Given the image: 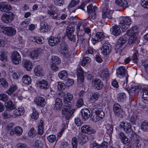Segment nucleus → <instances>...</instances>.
<instances>
[{"label":"nucleus","mask_w":148,"mask_h":148,"mask_svg":"<svg viewBox=\"0 0 148 148\" xmlns=\"http://www.w3.org/2000/svg\"><path fill=\"white\" fill-rule=\"evenodd\" d=\"M141 130L144 132H148V123L145 121H143L140 125Z\"/></svg>","instance_id":"42"},{"label":"nucleus","mask_w":148,"mask_h":148,"mask_svg":"<svg viewBox=\"0 0 148 148\" xmlns=\"http://www.w3.org/2000/svg\"><path fill=\"white\" fill-rule=\"evenodd\" d=\"M130 121L132 124L138 125L140 121V119L138 116L133 114L130 118Z\"/></svg>","instance_id":"25"},{"label":"nucleus","mask_w":148,"mask_h":148,"mask_svg":"<svg viewBox=\"0 0 148 148\" xmlns=\"http://www.w3.org/2000/svg\"><path fill=\"white\" fill-rule=\"evenodd\" d=\"M118 138L126 148H140L141 147L140 138L139 136H136V137L134 139L133 146L130 143L128 138L123 132L119 133Z\"/></svg>","instance_id":"1"},{"label":"nucleus","mask_w":148,"mask_h":148,"mask_svg":"<svg viewBox=\"0 0 148 148\" xmlns=\"http://www.w3.org/2000/svg\"><path fill=\"white\" fill-rule=\"evenodd\" d=\"M44 124L43 121L42 120H40L38 125V132L40 135L42 134L43 133V126Z\"/></svg>","instance_id":"39"},{"label":"nucleus","mask_w":148,"mask_h":148,"mask_svg":"<svg viewBox=\"0 0 148 148\" xmlns=\"http://www.w3.org/2000/svg\"><path fill=\"white\" fill-rule=\"evenodd\" d=\"M121 31L120 28L116 25H114L112 27V34L115 36H118L120 34Z\"/></svg>","instance_id":"33"},{"label":"nucleus","mask_w":148,"mask_h":148,"mask_svg":"<svg viewBox=\"0 0 148 148\" xmlns=\"http://www.w3.org/2000/svg\"><path fill=\"white\" fill-rule=\"evenodd\" d=\"M8 99V97L6 94H0V100L3 101H6Z\"/></svg>","instance_id":"58"},{"label":"nucleus","mask_w":148,"mask_h":148,"mask_svg":"<svg viewBox=\"0 0 148 148\" xmlns=\"http://www.w3.org/2000/svg\"><path fill=\"white\" fill-rule=\"evenodd\" d=\"M66 88V86L64 84L61 82H58V90L62 93V94H64L62 91Z\"/></svg>","instance_id":"38"},{"label":"nucleus","mask_w":148,"mask_h":148,"mask_svg":"<svg viewBox=\"0 0 148 148\" xmlns=\"http://www.w3.org/2000/svg\"><path fill=\"white\" fill-rule=\"evenodd\" d=\"M113 110L114 114L120 117L125 115V112L121 108V106L118 103L115 104L113 106Z\"/></svg>","instance_id":"7"},{"label":"nucleus","mask_w":148,"mask_h":148,"mask_svg":"<svg viewBox=\"0 0 148 148\" xmlns=\"http://www.w3.org/2000/svg\"><path fill=\"white\" fill-rule=\"evenodd\" d=\"M79 2V0H72L71 3L69 4L68 8L70 12H71L70 10L69 9L70 8L73 7L75 6L76 5L78 4Z\"/></svg>","instance_id":"48"},{"label":"nucleus","mask_w":148,"mask_h":148,"mask_svg":"<svg viewBox=\"0 0 148 148\" xmlns=\"http://www.w3.org/2000/svg\"><path fill=\"white\" fill-rule=\"evenodd\" d=\"M140 29L136 26H134L127 32L126 36H127L131 37L136 35L140 32Z\"/></svg>","instance_id":"15"},{"label":"nucleus","mask_w":148,"mask_h":148,"mask_svg":"<svg viewBox=\"0 0 148 148\" xmlns=\"http://www.w3.org/2000/svg\"><path fill=\"white\" fill-rule=\"evenodd\" d=\"M127 38L126 35H125L120 37L118 40L117 44L120 46H121L127 42Z\"/></svg>","instance_id":"34"},{"label":"nucleus","mask_w":148,"mask_h":148,"mask_svg":"<svg viewBox=\"0 0 148 148\" xmlns=\"http://www.w3.org/2000/svg\"><path fill=\"white\" fill-rule=\"evenodd\" d=\"M60 41V38L54 36H51L49 39L48 43L50 46L53 47L58 45Z\"/></svg>","instance_id":"21"},{"label":"nucleus","mask_w":148,"mask_h":148,"mask_svg":"<svg viewBox=\"0 0 148 148\" xmlns=\"http://www.w3.org/2000/svg\"><path fill=\"white\" fill-rule=\"evenodd\" d=\"M131 23L130 18L129 17H124L121 21L119 26L123 32H125L129 27Z\"/></svg>","instance_id":"4"},{"label":"nucleus","mask_w":148,"mask_h":148,"mask_svg":"<svg viewBox=\"0 0 148 148\" xmlns=\"http://www.w3.org/2000/svg\"><path fill=\"white\" fill-rule=\"evenodd\" d=\"M88 140L87 137L84 135L80 137L78 140V143L81 145H83L86 143Z\"/></svg>","instance_id":"44"},{"label":"nucleus","mask_w":148,"mask_h":148,"mask_svg":"<svg viewBox=\"0 0 148 148\" xmlns=\"http://www.w3.org/2000/svg\"><path fill=\"white\" fill-rule=\"evenodd\" d=\"M111 49V45L108 42H106L103 44L101 49V53L103 55L108 54Z\"/></svg>","instance_id":"11"},{"label":"nucleus","mask_w":148,"mask_h":148,"mask_svg":"<svg viewBox=\"0 0 148 148\" xmlns=\"http://www.w3.org/2000/svg\"><path fill=\"white\" fill-rule=\"evenodd\" d=\"M51 60L53 63L56 64H58L61 62L60 59L57 56H52L51 57Z\"/></svg>","instance_id":"53"},{"label":"nucleus","mask_w":148,"mask_h":148,"mask_svg":"<svg viewBox=\"0 0 148 148\" xmlns=\"http://www.w3.org/2000/svg\"><path fill=\"white\" fill-rule=\"evenodd\" d=\"M37 111L35 108H33V113L32 114L31 117L32 119H34L35 120L37 119Z\"/></svg>","instance_id":"63"},{"label":"nucleus","mask_w":148,"mask_h":148,"mask_svg":"<svg viewBox=\"0 0 148 148\" xmlns=\"http://www.w3.org/2000/svg\"><path fill=\"white\" fill-rule=\"evenodd\" d=\"M15 134L18 136L21 135L23 132L22 129L19 126H17L14 128Z\"/></svg>","instance_id":"49"},{"label":"nucleus","mask_w":148,"mask_h":148,"mask_svg":"<svg viewBox=\"0 0 148 148\" xmlns=\"http://www.w3.org/2000/svg\"><path fill=\"white\" fill-rule=\"evenodd\" d=\"M92 86L97 90H100L103 87V82L99 79L94 80L92 83Z\"/></svg>","instance_id":"19"},{"label":"nucleus","mask_w":148,"mask_h":148,"mask_svg":"<svg viewBox=\"0 0 148 148\" xmlns=\"http://www.w3.org/2000/svg\"><path fill=\"white\" fill-rule=\"evenodd\" d=\"M115 2L118 6L124 8L128 6V3L125 0H116Z\"/></svg>","instance_id":"29"},{"label":"nucleus","mask_w":148,"mask_h":148,"mask_svg":"<svg viewBox=\"0 0 148 148\" xmlns=\"http://www.w3.org/2000/svg\"><path fill=\"white\" fill-rule=\"evenodd\" d=\"M14 17L15 15L13 13L9 12L4 14L2 16L1 18L3 22L7 24L11 23L13 20Z\"/></svg>","instance_id":"5"},{"label":"nucleus","mask_w":148,"mask_h":148,"mask_svg":"<svg viewBox=\"0 0 148 148\" xmlns=\"http://www.w3.org/2000/svg\"><path fill=\"white\" fill-rule=\"evenodd\" d=\"M8 59V57L5 52L3 51H1L0 54V60L5 63L7 62Z\"/></svg>","instance_id":"43"},{"label":"nucleus","mask_w":148,"mask_h":148,"mask_svg":"<svg viewBox=\"0 0 148 148\" xmlns=\"http://www.w3.org/2000/svg\"><path fill=\"white\" fill-rule=\"evenodd\" d=\"M45 104V100L44 98L39 97L38 99V106L43 107Z\"/></svg>","instance_id":"45"},{"label":"nucleus","mask_w":148,"mask_h":148,"mask_svg":"<svg viewBox=\"0 0 148 148\" xmlns=\"http://www.w3.org/2000/svg\"><path fill=\"white\" fill-rule=\"evenodd\" d=\"M59 51L64 58H69L70 56L69 52L66 47H60L59 49Z\"/></svg>","instance_id":"23"},{"label":"nucleus","mask_w":148,"mask_h":148,"mask_svg":"<svg viewBox=\"0 0 148 148\" xmlns=\"http://www.w3.org/2000/svg\"><path fill=\"white\" fill-rule=\"evenodd\" d=\"M142 98L144 100H148V91L144 90L143 91Z\"/></svg>","instance_id":"59"},{"label":"nucleus","mask_w":148,"mask_h":148,"mask_svg":"<svg viewBox=\"0 0 148 148\" xmlns=\"http://www.w3.org/2000/svg\"><path fill=\"white\" fill-rule=\"evenodd\" d=\"M73 95L71 94L68 93L64 96V101L66 104H71V101L73 98Z\"/></svg>","instance_id":"26"},{"label":"nucleus","mask_w":148,"mask_h":148,"mask_svg":"<svg viewBox=\"0 0 148 148\" xmlns=\"http://www.w3.org/2000/svg\"><path fill=\"white\" fill-rule=\"evenodd\" d=\"M77 80L78 83L82 84L84 81V76L86 73L84 72L81 67L79 68L77 71Z\"/></svg>","instance_id":"13"},{"label":"nucleus","mask_w":148,"mask_h":148,"mask_svg":"<svg viewBox=\"0 0 148 148\" xmlns=\"http://www.w3.org/2000/svg\"><path fill=\"white\" fill-rule=\"evenodd\" d=\"M117 99L119 101L122 102L126 98V94L124 93H121L117 95Z\"/></svg>","instance_id":"47"},{"label":"nucleus","mask_w":148,"mask_h":148,"mask_svg":"<svg viewBox=\"0 0 148 148\" xmlns=\"http://www.w3.org/2000/svg\"><path fill=\"white\" fill-rule=\"evenodd\" d=\"M12 9L11 6L6 2L0 3V11L3 12H6Z\"/></svg>","instance_id":"14"},{"label":"nucleus","mask_w":148,"mask_h":148,"mask_svg":"<svg viewBox=\"0 0 148 148\" xmlns=\"http://www.w3.org/2000/svg\"><path fill=\"white\" fill-rule=\"evenodd\" d=\"M9 86V84L6 80L4 78L0 79V87L7 88Z\"/></svg>","instance_id":"40"},{"label":"nucleus","mask_w":148,"mask_h":148,"mask_svg":"<svg viewBox=\"0 0 148 148\" xmlns=\"http://www.w3.org/2000/svg\"><path fill=\"white\" fill-rule=\"evenodd\" d=\"M81 130L83 133L88 134H94L96 132L95 130L93 128L87 125H83L81 127Z\"/></svg>","instance_id":"9"},{"label":"nucleus","mask_w":148,"mask_h":148,"mask_svg":"<svg viewBox=\"0 0 148 148\" xmlns=\"http://www.w3.org/2000/svg\"><path fill=\"white\" fill-rule=\"evenodd\" d=\"M54 108L57 110H60L62 107L63 103L61 99H56L55 101Z\"/></svg>","instance_id":"32"},{"label":"nucleus","mask_w":148,"mask_h":148,"mask_svg":"<svg viewBox=\"0 0 148 148\" xmlns=\"http://www.w3.org/2000/svg\"><path fill=\"white\" fill-rule=\"evenodd\" d=\"M130 37L128 40V42L129 44H132L133 43L136 42V41L138 42L136 35Z\"/></svg>","instance_id":"51"},{"label":"nucleus","mask_w":148,"mask_h":148,"mask_svg":"<svg viewBox=\"0 0 148 148\" xmlns=\"http://www.w3.org/2000/svg\"><path fill=\"white\" fill-rule=\"evenodd\" d=\"M75 30V27L73 25H69L67 28L66 35L69 39L71 41H75V36L73 34Z\"/></svg>","instance_id":"6"},{"label":"nucleus","mask_w":148,"mask_h":148,"mask_svg":"<svg viewBox=\"0 0 148 148\" xmlns=\"http://www.w3.org/2000/svg\"><path fill=\"white\" fill-rule=\"evenodd\" d=\"M120 127L122 128L125 132L129 133L131 131V127L130 123L127 122H122L120 124Z\"/></svg>","instance_id":"18"},{"label":"nucleus","mask_w":148,"mask_h":148,"mask_svg":"<svg viewBox=\"0 0 148 148\" xmlns=\"http://www.w3.org/2000/svg\"><path fill=\"white\" fill-rule=\"evenodd\" d=\"M90 14L89 15L90 18L91 19L93 20L95 19L96 16V14L95 11H91V12H90Z\"/></svg>","instance_id":"64"},{"label":"nucleus","mask_w":148,"mask_h":148,"mask_svg":"<svg viewBox=\"0 0 148 148\" xmlns=\"http://www.w3.org/2000/svg\"><path fill=\"white\" fill-rule=\"evenodd\" d=\"M22 65L28 71L31 70L32 68V63L27 60H25L23 62Z\"/></svg>","instance_id":"30"},{"label":"nucleus","mask_w":148,"mask_h":148,"mask_svg":"<svg viewBox=\"0 0 148 148\" xmlns=\"http://www.w3.org/2000/svg\"><path fill=\"white\" fill-rule=\"evenodd\" d=\"M17 89V86L16 85H12L11 86L10 88L7 91L6 93L9 95H11Z\"/></svg>","instance_id":"50"},{"label":"nucleus","mask_w":148,"mask_h":148,"mask_svg":"<svg viewBox=\"0 0 148 148\" xmlns=\"http://www.w3.org/2000/svg\"><path fill=\"white\" fill-rule=\"evenodd\" d=\"M85 96L86 98L89 99L90 103H92L95 102L99 98V94L97 92H95L92 94L90 92H88L86 95Z\"/></svg>","instance_id":"12"},{"label":"nucleus","mask_w":148,"mask_h":148,"mask_svg":"<svg viewBox=\"0 0 148 148\" xmlns=\"http://www.w3.org/2000/svg\"><path fill=\"white\" fill-rule=\"evenodd\" d=\"M104 116V112L101 109H94L91 112V118L93 122H98L102 119Z\"/></svg>","instance_id":"2"},{"label":"nucleus","mask_w":148,"mask_h":148,"mask_svg":"<svg viewBox=\"0 0 148 148\" xmlns=\"http://www.w3.org/2000/svg\"><path fill=\"white\" fill-rule=\"evenodd\" d=\"M103 79H105L109 75V73L107 69L99 71L97 75Z\"/></svg>","instance_id":"27"},{"label":"nucleus","mask_w":148,"mask_h":148,"mask_svg":"<svg viewBox=\"0 0 148 148\" xmlns=\"http://www.w3.org/2000/svg\"><path fill=\"white\" fill-rule=\"evenodd\" d=\"M113 12L112 10H110L108 11L107 8L104 9L103 11L102 17L105 18L107 17L109 19L112 18V15Z\"/></svg>","instance_id":"24"},{"label":"nucleus","mask_w":148,"mask_h":148,"mask_svg":"<svg viewBox=\"0 0 148 148\" xmlns=\"http://www.w3.org/2000/svg\"><path fill=\"white\" fill-rule=\"evenodd\" d=\"M104 35L102 32H97V33L94 38V40L96 41H100L102 40Z\"/></svg>","instance_id":"37"},{"label":"nucleus","mask_w":148,"mask_h":148,"mask_svg":"<svg viewBox=\"0 0 148 148\" xmlns=\"http://www.w3.org/2000/svg\"><path fill=\"white\" fill-rule=\"evenodd\" d=\"M51 27L45 21L40 22V30L41 32L44 33L50 31Z\"/></svg>","instance_id":"17"},{"label":"nucleus","mask_w":148,"mask_h":148,"mask_svg":"<svg viewBox=\"0 0 148 148\" xmlns=\"http://www.w3.org/2000/svg\"><path fill=\"white\" fill-rule=\"evenodd\" d=\"M67 125L66 124H65L63 126L61 130L60 131V132L58 134L57 137L60 138V137L61 135H62L63 132L65 130L66 128L67 127Z\"/></svg>","instance_id":"62"},{"label":"nucleus","mask_w":148,"mask_h":148,"mask_svg":"<svg viewBox=\"0 0 148 148\" xmlns=\"http://www.w3.org/2000/svg\"><path fill=\"white\" fill-rule=\"evenodd\" d=\"M47 139L50 142L53 143L56 140V136L54 135L51 134L47 136Z\"/></svg>","instance_id":"56"},{"label":"nucleus","mask_w":148,"mask_h":148,"mask_svg":"<svg viewBox=\"0 0 148 148\" xmlns=\"http://www.w3.org/2000/svg\"><path fill=\"white\" fill-rule=\"evenodd\" d=\"M108 146V143L104 141L101 144V146L96 143H93L92 144L93 148H107Z\"/></svg>","instance_id":"35"},{"label":"nucleus","mask_w":148,"mask_h":148,"mask_svg":"<svg viewBox=\"0 0 148 148\" xmlns=\"http://www.w3.org/2000/svg\"><path fill=\"white\" fill-rule=\"evenodd\" d=\"M3 33L9 36L14 35L16 33V30L13 27H5L3 28Z\"/></svg>","instance_id":"16"},{"label":"nucleus","mask_w":148,"mask_h":148,"mask_svg":"<svg viewBox=\"0 0 148 148\" xmlns=\"http://www.w3.org/2000/svg\"><path fill=\"white\" fill-rule=\"evenodd\" d=\"M28 134L30 137L33 138L36 134V131L33 128H32L29 131Z\"/></svg>","instance_id":"55"},{"label":"nucleus","mask_w":148,"mask_h":148,"mask_svg":"<svg viewBox=\"0 0 148 148\" xmlns=\"http://www.w3.org/2000/svg\"><path fill=\"white\" fill-rule=\"evenodd\" d=\"M131 87H129L128 91L130 95L132 96L135 93L139 92L141 90V87L140 85H136L134 83H132Z\"/></svg>","instance_id":"8"},{"label":"nucleus","mask_w":148,"mask_h":148,"mask_svg":"<svg viewBox=\"0 0 148 148\" xmlns=\"http://www.w3.org/2000/svg\"><path fill=\"white\" fill-rule=\"evenodd\" d=\"M73 148H77V140L75 137H73L71 141Z\"/></svg>","instance_id":"57"},{"label":"nucleus","mask_w":148,"mask_h":148,"mask_svg":"<svg viewBox=\"0 0 148 148\" xmlns=\"http://www.w3.org/2000/svg\"><path fill=\"white\" fill-rule=\"evenodd\" d=\"M72 107L71 104H66L62 110V115H65L68 112V113L66 116V119L67 120H69L71 118L72 115L75 110V109H72L70 110Z\"/></svg>","instance_id":"3"},{"label":"nucleus","mask_w":148,"mask_h":148,"mask_svg":"<svg viewBox=\"0 0 148 148\" xmlns=\"http://www.w3.org/2000/svg\"><path fill=\"white\" fill-rule=\"evenodd\" d=\"M29 56L31 58H36L37 56V50H34L29 53Z\"/></svg>","instance_id":"60"},{"label":"nucleus","mask_w":148,"mask_h":148,"mask_svg":"<svg viewBox=\"0 0 148 148\" xmlns=\"http://www.w3.org/2000/svg\"><path fill=\"white\" fill-rule=\"evenodd\" d=\"M140 3L144 8L148 9V0H141Z\"/></svg>","instance_id":"61"},{"label":"nucleus","mask_w":148,"mask_h":148,"mask_svg":"<svg viewBox=\"0 0 148 148\" xmlns=\"http://www.w3.org/2000/svg\"><path fill=\"white\" fill-rule=\"evenodd\" d=\"M84 103L83 99L79 98L77 100L76 106L77 108H79L82 106L83 105Z\"/></svg>","instance_id":"54"},{"label":"nucleus","mask_w":148,"mask_h":148,"mask_svg":"<svg viewBox=\"0 0 148 148\" xmlns=\"http://www.w3.org/2000/svg\"><path fill=\"white\" fill-rule=\"evenodd\" d=\"M11 58L13 64H17L21 62V57L17 51H14L11 54Z\"/></svg>","instance_id":"10"},{"label":"nucleus","mask_w":148,"mask_h":148,"mask_svg":"<svg viewBox=\"0 0 148 148\" xmlns=\"http://www.w3.org/2000/svg\"><path fill=\"white\" fill-rule=\"evenodd\" d=\"M5 106L7 110L9 111L15 108L16 107L14 104L11 100H9L5 103Z\"/></svg>","instance_id":"31"},{"label":"nucleus","mask_w":148,"mask_h":148,"mask_svg":"<svg viewBox=\"0 0 148 148\" xmlns=\"http://www.w3.org/2000/svg\"><path fill=\"white\" fill-rule=\"evenodd\" d=\"M82 117L83 121L87 120L90 117V112L88 109L87 108L82 109L81 111Z\"/></svg>","instance_id":"20"},{"label":"nucleus","mask_w":148,"mask_h":148,"mask_svg":"<svg viewBox=\"0 0 148 148\" xmlns=\"http://www.w3.org/2000/svg\"><path fill=\"white\" fill-rule=\"evenodd\" d=\"M48 8V13L53 18H57L58 14L54 12V10L55 8L54 6L53 5H51Z\"/></svg>","instance_id":"28"},{"label":"nucleus","mask_w":148,"mask_h":148,"mask_svg":"<svg viewBox=\"0 0 148 148\" xmlns=\"http://www.w3.org/2000/svg\"><path fill=\"white\" fill-rule=\"evenodd\" d=\"M40 87L41 88L47 89L49 86L47 82L45 80H42L39 82Z\"/></svg>","instance_id":"36"},{"label":"nucleus","mask_w":148,"mask_h":148,"mask_svg":"<svg viewBox=\"0 0 148 148\" xmlns=\"http://www.w3.org/2000/svg\"><path fill=\"white\" fill-rule=\"evenodd\" d=\"M90 61V59L88 57H86L83 58L81 63V65L82 66H84L86 64L89 63Z\"/></svg>","instance_id":"52"},{"label":"nucleus","mask_w":148,"mask_h":148,"mask_svg":"<svg viewBox=\"0 0 148 148\" xmlns=\"http://www.w3.org/2000/svg\"><path fill=\"white\" fill-rule=\"evenodd\" d=\"M117 73L118 74L124 77L125 76L126 79L127 80V77L128 76L127 74V71L125 69V67L123 66L119 67L117 70Z\"/></svg>","instance_id":"22"},{"label":"nucleus","mask_w":148,"mask_h":148,"mask_svg":"<svg viewBox=\"0 0 148 148\" xmlns=\"http://www.w3.org/2000/svg\"><path fill=\"white\" fill-rule=\"evenodd\" d=\"M23 82L27 85L30 84L31 82V79L28 75H24L22 78Z\"/></svg>","instance_id":"41"},{"label":"nucleus","mask_w":148,"mask_h":148,"mask_svg":"<svg viewBox=\"0 0 148 148\" xmlns=\"http://www.w3.org/2000/svg\"><path fill=\"white\" fill-rule=\"evenodd\" d=\"M67 73L65 70L60 72L58 73V76L61 79H64L67 76Z\"/></svg>","instance_id":"46"}]
</instances>
